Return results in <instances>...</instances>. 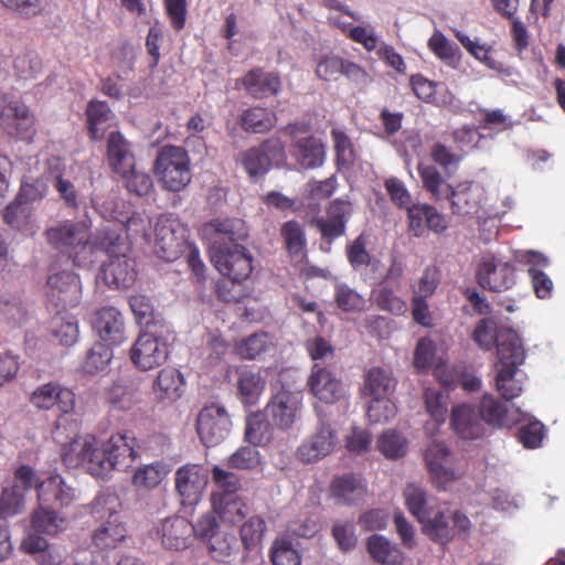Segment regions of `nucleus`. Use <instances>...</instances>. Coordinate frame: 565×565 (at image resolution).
<instances>
[{"label":"nucleus","instance_id":"8","mask_svg":"<svg viewBox=\"0 0 565 565\" xmlns=\"http://www.w3.org/2000/svg\"><path fill=\"white\" fill-rule=\"evenodd\" d=\"M157 255L167 260L177 259L188 245V230L172 214L157 217L153 228Z\"/></svg>","mask_w":565,"mask_h":565},{"label":"nucleus","instance_id":"5","mask_svg":"<svg viewBox=\"0 0 565 565\" xmlns=\"http://www.w3.org/2000/svg\"><path fill=\"white\" fill-rule=\"evenodd\" d=\"M424 458L429 477L439 489H447L465 472L463 459L443 441L433 440L427 446Z\"/></svg>","mask_w":565,"mask_h":565},{"label":"nucleus","instance_id":"36","mask_svg":"<svg viewBox=\"0 0 565 565\" xmlns=\"http://www.w3.org/2000/svg\"><path fill=\"white\" fill-rule=\"evenodd\" d=\"M51 335L61 345L72 347L78 341L79 329L77 319L66 310H57L49 322Z\"/></svg>","mask_w":565,"mask_h":565},{"label":"nucleus","instance_id":"52","mask_svg":"<svg viewBox=\"0 0 565 565\" xmlns=\"http://www.w3.org/2000/svg\"><path fill=\"white\" fill-rule=\"evenodd\" d=\"M25 509V493L19 484L6 487L0 493V519L20 514Z\"/></svg>","mask_w":565,"mask_h":565},{"label":"nucleus","instance_id":"54","mask_svg":"<svg viewBox=\"0 0 565 565\" xmlns=\"http://www.w3.org/2000/svg\"><path fill=\"white\" fill-rule=\"evenodd\" d=\"M428 47L448 65H455L460 61L461 53L459 46L449 41L440 31H435L429 38Z\"/></svg>","mask_w":565,"mask_h":565},{"label":"nucleus","instance_id":"23","mask_svg":"<svg viewBox=\"0 0 565 565\" xmlns=\"http://www.w3.org/2000/svg\"><path fill=\"white\" fill-rule=\"evenodd\" d=\"M192 524L182 516L163 519L154 529V535L163 547L181 551L190 547L192 543Z\"/></svg>","mask_w":565,"mask_h":565},{"label":"nucleus","instance_id":"51","mask_svg":"<svg viewBox=\"0 0 565 565\" xmlns=\"http://www.w3.org/2000/svg\"><path fill=\"white\" fill-rule=\"evenodd\" d=\"M280 232L289 255L295 258H302L307 247L303 226L296 221H288L281 226Z\"/></svg>","mask_w":565,"mask_h":565},{"label":"nucleus","instance_id":"13","mask_svg":"<svg viewBox=\"0 0 565 565\" xmlns=\"http://www.w3.org/2000/svg\"><path fill=\"white\" fill-rule=\"evenodd\" d=\"M476 277L482 288L495 292L511 289L516 281L513 266L493 255L482 257Z\"/></svg>","mask_w":565,"mask_h":565},{"label":"nucleus","instance_id":"57","mask_svg":"<svg viewBox=\"0 0 565 565\" xmlns=\"http://www.w3.org/2000/svg\"><path fill=\"white\" fill-rule=\"evenodd\" d=\"M207 548L214 561L228 563L236 550L235 536L221 531L207 542Z\"/></svg>","mask_w":565,"mask_h":565},{"label":"nucleus","instance_id":"17","mask_svg":"<svg viewBox=\"0 0 565 565\" xmlns=\"http://www.w3.org/2000/svg\"><path fill=\"white\" fill-rule=\"evenodd\" d=\"M472 337L477 344L486 351L491 350L495 344L498 360H500L501 343L505 345L508 354L513 352L516 347H523L521 338L513 329L499 327L492 319L481 320L477 324Z\"/></svg>","mask_w":565,"mask_h":565},{"label":"nucleus","instance_id":"32","mask_svg":"<svg viewBox=\"0 0 565 565\" xmlns=\"http://www.w3.org/2000/svg\"><path fill=\"white\" fill-rule=\"evenodd\" d=\"M448 393L428 387L424 393V401L427 414L430 420L424 426L425 434L434 437L439 431L441 425L445 424L448 413Z\"/></svg>","mask_w":565,"mask_h":565},{"label":"nucleus","instance_id":"60","mask_svg":"<svg viewBox=\"0 0 565 565\" xmlns=\"http://www.w3.org/2000/svg\"><path fill=\"white\" fill-rule=\"evenodd\" d=\"M129 305L138 324L145 328L156 324L154 308L148 296L134 295L129 299Z\"/></svg>","mask_w":565,"mask_h":565},{"label":"nucleus","instance_id":"40","mask_svg":"<svg viewBox=\"0 0 565 565\" xmlns=\"http://www.w3.org/2000/svg\"><path fill=\"white\" fill-rule=\"evenodd\" d=\"M265 379L259 372L250 369H241L237 376V391L244 405H255L264 388Z\"/></svg>","mask_w":565,"mask_h":565},{"label":"nucleus","instance_id":"27","mask_svg":"<svg viewBox=\"0 0 565 565\" xmlns=\"http://www.w3.org/2000/svg\"><path fill=\"white\" fill-rule=\"evenodd\" d=\"M38 500L41 504L67 508L77 500V491L61 475L54 473L39 484Z\"/></svg>","mask_w":565,"mask_h":565},{"label":"nucleus","instance_id":"33","mask_svg":"<svg viewBox=\"0 0 565 565\" xmlns=\"http://www.w3.org/2000/svg\"><path fill=\"white\" fill-rule=\"evenodd\" d=\"M246 92L255 97L263 98L268 95H276L280 90L281 82L278 75L266 73L260 68L249 71L244 77L237 81Z\"/></svg>","mask_w":565,"mask_h":565},{"label":"nucleus","instance_id":"38","mask_svg":"<svg viewBox=\"0 0 565 565\" xmlns=\"http://www.w3.org/2000/svg\"><path fill=\"white\" fill-rule=\"evenodd\" d=\"M484 425L510 426L519 420L516 414L511 413L507 405L490 394H486L481 401L480 409Z\"/></svg>","mask_w":565,"mask_h":565},{"label":"nucleus","instance_id":"9","mask_svg":"<svg viewBox=\"0 0 565 565\" xmlns=\"http://www.w3.org/2000/svg\"><path fill=\"white\" fill-rule=\"evenodd\" d=\"M128 245L120 235V245L116 252L106 253L109 260L102 266L97 281H103L109 288L121 289L130 287L137 277L135 262L128 255Z\"/></svg>","mask_w":565,"mask_h":565},{"label":"nucleus","instance_id":"6","mask_svg":"<svg viewBox=\"0 0 565 565\" xmlns=\"http://www.w3.org/2000/svg\"><path fill=\"white\" fill-rule=\"evenodd\" d=\"M525 361V350L516 347L508 354L503 343L500 347V360L494 364V383L500 395L507 401L521 395L527 380L526 374L520 369Z\"/></svg>","mask_w":565,"mask_h":565},{"label":"nucleus","instance_id":"49","mask_svg":"<svg viewBox=\"0 0 565 565\" xmlns=\"http://www.w3.org/2000/svg\"><path fill=\"white\" fill-rule=\"evenodd\" d=\"M241 121L246 131L263 134L269 131L276 125L277 117L275 113L266 108L253 107L243 113Z\"/></svg>","mask_w":565,"mask_h":565},{"label":"nucleus","instance_id":"48","mask_svg":"<svg viewBox=\"0 0 565 565\" xmlns=\"http://www.w3.org/2000/svg\"><path fill=\"white\" fill-rule=\"evenodd\" d=\"M114 358L110 345L103 342H96L86 353L85 360L82 363L84 373L95 375L106 372Z\"/></svg>","mask_w":565,"mask_h":565},{"label":"nucleus","instance_id":"42","mask_svg":"<svg viewBox=\"0 0 565 565\" xmlns=\"http://www.w3.org/2000/svg\"><path fill=\"white\" fill-rule=\"evenodd\" d=\"M86 114L92 138L96 140L103 138L114 120V114L108 104L102 100H90Z\"/></svg>","mask_w":565,"mask_h":565},{"label":"nucleus","instance_id":"35","mask_svg":"<svg viewBox=\"0 0 565 565\" xmlns=\"http://www.w3.org/2000/svg\"><path fill=\"white\" fill-rule=\"evenodd\" d=\"M396 386L392 371L383 367H372L364 379L363 393L372 401L391 397Z\"/></svg>","mask_w":565,"mask_h":565},{"label":"nucleus","instance_id":"26","mask_svg":"<svg viewBox=\"0 0 565 565\" xmlns=\"http://www.w3.org/2000/svg\"><path fill=\"white\" fill-rule=\"evenodd\" d=\"M49 297L62 301L63 307H75L82 299V284L76 274L70 270L53 273L47 278Z\"/></svg>","mask_w":565,"mask_h":565},{"label":"nucleus","instance_id":"19","mask_svg":"<svg viewBox=\"0 0 565 565\" xmlns=\"http://www.w3.org/2000/svg\"><path fill=\"white\" fill-rule=\"evenodd\" d=\"M0 126L10 136L32 141L35 135L34 116L26 105L14 100L8 103L0 113Z\"/></svg>","mask_w":565,"mask_h":565},{"label":"nucleus","instance_id":"53","mask_svg":"<svg viewBox=\"0 0 565 565\" xmlns=\"http://www.w3.org/2000/svg\"><path fill=\"white\" fill-rule=\"evenodd\" d=\"M331 139L335 152L337 164L340 168H349L353 164L356 158L355 147L351 138L341 128H333L331 130Z\"/></svg>","mask_w":565,"mask_h":565},{"label":"nucleus","instance_id":"20","mask_svg":"<svg viewBox=\"0 0 565 565\" xmlns=\"http://www.w3.org/2000/svg\"><path fill=\"white\" fill-rule=\"evenodd\" d=\"M285 130L295 138V156L302 168L315 169L323 164L326 160V147L320 139L315 137L296 138L298 134L308 131L307 125L290 124Z\"/></svg>","mask_w":565,"mask_h":565},{"label":"nucleus","instance_id":"59","mask_svg":"<svg viewBox=\"0 0 565 565\" xmlns=\"http://www.w3.org/2000/svg\"><path fill=\"white\" fill-rule=\"evenodd\" d=\"M266 532V523L264 519L257 515L250 516L246 520L239 530L242 543L246 550H253L257 547L264 537Z\"/></svg>","mask_w":565,"mask_h":565},{"label":"nucleus","instance_id":"22","mask_svg":"<svg viewBox=\"0 0 565 565\" xmlns=\"http://www.w3.org/2000/svg\"><path fill=\"white\" fill-rule=\"evenodd\" d=\"M31 403L39 409L56 407L63 414H70L75 408V394L72 390L55 382L38 386L32 395Z\"/></svg>","mask_w":565,"mask_h":565},{"label":"nucleus","instance_id":"11","mask_svg":"<svg viewBox=\"0 0 565 565\" xmlns=\"http://www.w3.org/2000/svg\"><path fill=\"white\" fill-rule=\"evenodd\" d=\"M169 355L167 339L152 331L138 335L130 349V360L140 371H150L162 365Z\"/></svg>","mask_w":565,"mask_h":565},{"label":"nucleus","instance_id":"21","mask_svg":"<svg viewBox=\"0 0 565 565\" xmlns=\"http://www.w3.org/2000/svg\"><path fill=\"white\" fill-rule=\"evenodd\" d=\"M351 215L352 205L349 201L334 200L329 204L326 215L315 221L322 239L328 243L327 248L322 247L324 250L330 249V245L335 238L344 235Z\"/></svg>","mask_w":565,"mask_h":565},{"label":"nucleus","instance_id":"46","mask_svg":"<svg viewBox=\"0 0 565 565\" xmlns=\"http://www.w3.org/2000/svg\"><path fill=\"white\" fill-rule=\"evenodd\" d=\"M367 551L379 563L396 565L404 558L398 547L382 535L374 534L367 540Z\"/></svg>","mask_w":565,"mask_h":565},{"label":"nucleus","instance_id":"44","mask_svg":"<svg viewBox=\"0 0 565 565\" xmlns=\"http://www.w3.org/2000/svg\"><path fill=\"white\" fill-rule=\"evenodd\" d=\"M90 513L95 519L100 520H122L121 501L119 495L110 490L98 493L90 503Z\"/></svg>","mask_w":565,"mask_h":565},{"label":"nucleus","instance_id":"31","mask_svg":"<svg viewBox=\"0 0 565 565\" xmlns=\"http://www.w3.org/2000/svg\"><path fill=\"white\" fill-rule=\"evenodd\" d=\"M127 535L128 530L122 520H105L93 532L92 547L95 552L115 550L125 542Z\"/></svg>","mask_w":565,"mask_h":565},{"label":"nucleus","instance_id":"4","mask_svg":"<svg viewBox=\"0 0 565 565\" xmlns=\"http://www.w3.org/2000/svg\"><path fill=\"white\" fill-rule=\"evenodd\" d=\"M154 173L161 186L180 192L191 182V161L188 152L177 146L163 147L154 161Z\"/></svg>","mask_w":565,"mask_h":565},{"label":"nucleus","instance_id":"62","mask_svg":"<svg viewBox=\"0 0 565 565\" xmlns=\"http://www.w3.org/2000/svg\"><path fill=\"white\" fill-rule=\"evenodd\" d=\"M260 465V454L256 446L239 447L227 458V466L238 470H252Z\"/></svg>","mask_w":565,"mask_h":565},{"label":"nucleus","instance_id":"50","mask_svg":"<svg viewBox=\"0 0 565 565\" xmlns=\"http://www.w3.org/2000/svg\"><path fill=\"white\" fill-rule=\"evenodd\" d=\"M418 173L423 185L436 200L449 199L452 189L441 177L439 171L430 164H418Z\"/></svg>","mask_w":565,"mask_h":565},{"label":"nucleus","instance_id":"37","mask_svg":"<svg viewBox=\"0 0 565 565\" xmlns=\"http://www.w3.org/2000/svg\"><path fill=\"white\" fill-rule=\"evenodd\" d=\"M170 471V466L163 461L141 465L134 470L131 483L138 490H153L168 477Z\"/></svg>","mask_w":565,"mask_h":565},{"label":"nucleus","instance_id":"25","mask_svg":"<svg viewBox=\"0 0 565 565\" xmlns=\"http://www.w3.org/2000/svg\"><path fill=\"white\" fill-rule=\"evenodd\" d=\"M92 324L100 342L105 344L119 345L126 340L124 317L114 307H104L96 311Z\"/></svg>","mask_w":565,"mask_h":565},{"label":"nucleus","instance_id":"45","mask_svg":"<svg viewBox=\"0 0 565 565\" xmlns=\"http://www.w3.org/2000/svg\"><path fill=\"white\" fill-rule=\"evenodd\" d=\"M274 349V339L267 332H258L241 340L236 347V353L246 360H254Z\"/></svg>","mask_w":565,"mask_h":565},{"label":"nucleus","instance_id":"7","mask_svg":"<svg viewBox=\"0 0 565 565\" xmlns=\"http://www.w3.org/2000/svg\"><path fill=\"white\" fill-rule=\"evenodd\" d=\"M318 416L316 431L305 438L297 448L296 456L303 463H313L332 454L338 444L337 429L329 422L320 406L315 407Z\"/></svg>","mask_w":565,"mask_h":565},{"label":"nucleus","instance_id":"28","mask_svg":"<svg viewBox=\"0 0 565 565\" xmlns=\"http://www.w3.org/2000/svg\"><path fill=\"white\" fill-rule=\"evenodd\" d=\"M365 493L364 480L354 473L337 476L330 484V495L338 504H356L364 499Z\"/></svg>","mask_w":565,"mask_h":565},{"label":"nucleus","instance_id":"18","mask_svg":"<svg viewBox=\"0 0 565 565\" xmlns=\"http://www.w3.org/2000/svg\"><path fill=\"white\" fill-rule=\"evenodd\" d=\"M174 482L182 504H196L209 482V470L201 465L186 463L175 471Z\"/></svg>","mask_w":565,"mask_h":565},{"label":"nucleus","instance_id":"64","mask_svg":"<svg viewBox=\"0 0 565 565\" xmlns=\"http://www.w3.org/2000/svg\"><path fill=\"white\" fill-rule=\"evenodd\" d=\"M404 498L409 512L417 520H425V513L430 510L427 505L425 490L420 486L409 483L404 490Z\"/></svg>","mask_w":565,"mask_h":565},{"label":"nucleus","instance_id":"1","mask_svg":"<svg viewBox=\"0 0 565 565\" xmlns=\"http://www.w3.org/2000/svg\"><path fill=\"white\" fill-rule=\"evenodd\" d=\"M61 456L70 468L82 466L95 478L110 479L115 471H128L140 458V443L129 431H116L107 439L86 434L63 446Z\"/></svg>","mask_w":565,"mask_h":565},{"label":"nucleus","instance_id":"29","mask_svg":"<svg viewBox=\"0 0 565 565\" xmlns=\"http://www.w3.org/2000/svg\"><path fill=\"white\" fill-rule=\"evenodd\" d=\"M184 379L180 371L171 367L161 370L152 383L154 399L163 404H172L183 394Z\"/></svg>","mask_w":565,"mask_h":565},{"label":"nucleus","instance_id":"24","mask_svg":"<svg viewBox=\"0 0 565 565\" xmlns=\"http://www.w3.org/2000/svg\"><path fill=\"white\" fill-rule=\"evenodd\" d=\"M450 427L455 435L465 440L481 438L486 427L481 413L470 404H459L451 409Z\"/></svg>","mask_w":565,"mask_h":565},{"label":"nucleus","instance_id":"16","mask_svg":"<svg viewBox=\"0 0 565 565\" xmlns=\"http://www.w3.org/2000/svg\"><path fill=\"white\" fill-rule=\"evenodd\" d=\"M308 385L312 395L324 404L341 403L348 406L347 392L343 383L335 374L315 363L308 380Z\"/></svg>","mask_w":565,"mask_h":565},{"label":"nucleus","instance_id":"14","mask_svg":"<svg viewBox=\"0 0 565 565\" xmlns=\"http://www.w3.org/2000/svg\"><path fill=\"white\" fill-rule=\"evenodd\" d=\"M514 260L526 267L527 276L535 296L539 299H551L554 291V282L545 273L550 266V259L542 253L535 250H516Z\"/></svg>","mask_w":565,"mask_h":565},{"label":"nucleus","instance_id":"10","mask_svg":"<svg viewBox=\"0 0 565 565\" xmlns=\"http://www.w3.org/2000/svg\"><path fill=\"white\" fill-rule=\"evenodd\" d=\"M232 420L227 409L217 403L204 406L196 420L198 435L206 447H213L227 438Z\"/></svg>","mask_w":565,"mask_h":565},{"label":"nucleus","instance_id":"39","mask_svg":"<svg viewBox=\"0 0 565 565\" xmlns=\"http://www.w3.org/2000/svg\"><path fill=\"white\" fill-rule=\"evenodd\" d=\"M31 525L39 533L54 535L67 527V520L60 512L40 503L31 515Z\"/></svg>","mask_w":565,"mask_h":565},{"label":"nucleus","instance_id":"58","mask_svg":"<svg viewBox=\"0 0 565 565\" xmlns=\"http://www.w3.org/2000/svg\"><path fill=\"white\" fill-rule=\"evenodd\" d=\"M374 301L382 310L401 316L407 311V302L397 296L393 289L385 285V281L373 292Z\"/></svg>","mask_w":565,"mask_h":565},{"label":"nucleus","instance_id":"61","mask_svg":"<svg viewBox=\"0 0 565 565\" xmlns=\"http://www.w3.org/2000/svg\"><path fill=\"white\" fill-rule=\"evenodd\" d=\"M245 437L254 446L263 445L269 441V424L264 420L259 413L250 414L247 417Z\"/></svg>","mask_w":565,"mask_h":565},{"label":"nucleus","instance_id":"47","mask_svg":"<svg viewBox=\"0 0 565 565\" xmlns=\"http://www.w3.org/2000/svg\"><path fill=\"white\" fill-rule=\"evenodd\" d=\"M273 565H301L302 557L288 535L277 536L269 550Z\"/></svg>","mask_w":565,"mask_h":565},{"label":"nucleus","instance_id":"3","mask_svg":"<svg viewBox=\"0 0 565 565\" xmlns=\"http://www.w3.org/2000/svg\"><path fill=\"white\" fill-rule=\"evenodd\" d=\"M204 234L211 239V260L221 275L233 284L246 280L253 271V257L238 242L248 236L241 218H215L204 225Z\"/></svg>","mask_w":565,"mask_h":565},{"label":"nucleus","instance_id":"15","mask_svg":"<svg viewBox=\"0 0 565 565\" xmlns=\"http://www.w3.org/2000/svg\"><path fill=\"white\" fill-rule=\"evenodd\" d=\"M449 199L452 213L487 218L486 190L481 184L472 181L460 182L451 189Z\"/></svg>","mask_w":565,"mask_h":565},{"label":"nucleus","instance_id":"56","mask_svg":"<svg viewBox=\"0 0 565 565\" xmlns=\"http://www.w3.org/2000/svg\"><path fill=\"white\" fill-rule=\"evenodd\" d=\"M377 448L386 458L395 459L406 455L408 443L401 433L390 429L379 438Z\"/></svg>","mask_w":565,"mask_h":565},{"label":"nucleus","instance_id":"34","mask_svg":"<svg viewBox=\"0 0 565 565\" xmlns=\"http://www.w3.org/2000/svg\"><path fill=\"white\" fill-rule=\"evenodd\" d=\"M107 157L109 166L119 173H127L134 168L135 156L130 143L120 132H111L107 142Z\"/></svg>","mask_w":565,"mask_h":565},{"label":"nucleus","instance_id":"2","mask_svg":"<svg viewBox=\"0 0 565 565\" xmlns=\"http://www.w3.org/2000/svg\"><path fill=\"white\" fill-rule=\"evenodd\" d=\"M88 221H65L45 231L47 243L58 252L66 254L77 267L93 266L100 254L116 252L120 245L118 228L105 226L96 234H89Z\"/></svg>","mask_w":565,"mask_h":565},{"label":"nucleus","instance_id":"55","mask_svg":"<svg viewBox=\"0 0 565 565\" xmlns=\"http://www.w3.org/2000/svg\"><path fill=\"white\" fill-rule=\"evenodd\" d=\"M334 300L337 306L345 312L361 311L366 306V299L345 282L335 284Z\"/></svg>","mask_w":565,"mask_h":565},{"label":"nucleus","instance_id":"41","mask_svg":"<svg viewBox=\"0 0 565 565\" xmlns=\"http://www.w3.org/2000/svg\"><path fill=\"white\" fill-rule=\"evenodd\" d=\"M423 524L424 532L434 541L448 542L454 536V529L450 525L451 512L433 511L425 513V520H418Z\"/></svg>","mask_w":565,"mask_h":565},{"label":"nucleus","instance_id":"43","mask_svg":"<svg viewBox=\"0 0 565 565\" xmlns=\"http://www.w3.org/2000/svg\"><path fill=\"white\" fill-rule=\"evenodd\" d=\"M3 220L11 227L31 234L35 233L38 228L34 223L31 205L17 199L4 209Z\"/></svg>","mask_w":565,"mask_h":565},{"label":"nucleus","instance_id":"12","mask_svg":"<svg viewBox=\"0 0 565 565\" xmlns=\"http://www.w3.org/2000/svg\"><path fill=\"white\" fill-rule=\"evenodd\" d=\"M301 409V392L285 387L273 394L265 408L271 424L281 430H288L294 426L300 416Z\"/></svg>","mask_w":565,"mask_h":565},{"label":"nucleus","instance_id":"63","mask_svg":"<svg viewBox=\"0 0 565 565\" xmlns=\"http://www.w3.org/2000/svg\"><path fill=\"white\" fill-rule=\"evenodd\" d=\"M125 181L127 190L138 196H145L150 193L153 188L151 177L145 171L138 170L136 164L127 173H119Z\"/></svg>","mask_w":565,"mask_h":565},{"label":"nucleus","instance_id":"30","mask_svg":"<svg viewBox=\"0 0 565 565\" xmlns=\"http://www.w3.org/2000/svg\"><path fill=\"white\" fill-rule=\"evenodd\" d=\"M107 401L116 409H132L142 402L139 381L131 377L118 379L108 390Z\"/></svg>","mask_w":565,"mask_h":565}]
</instances>
